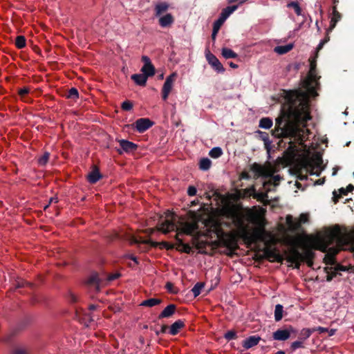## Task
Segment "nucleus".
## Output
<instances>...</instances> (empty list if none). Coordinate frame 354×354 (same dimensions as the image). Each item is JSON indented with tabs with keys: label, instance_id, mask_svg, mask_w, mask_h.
<instances>
[{
	"label": "nucleus",
	"instance_id": "13d9d810",
	"mask_svg": "<svg viewBox=\"0 0 354 354\" xmlns=\"http://www.w3.org/2000/svg\"><path fill=\"white\" fill-rule=\"evenodd\" d=\"M305 262L307 263L308 266H309V267H312L313 265V259H310V261L307 260Z\"/></svg>",
	"mask_w": 354,
	"mask_h": 354
},
{
	"label": "nucleus",
	"instance_id": "a878e982",
	"mask_svg": "<svg viewBox=\"0 0 354 354\" xmlns=\"http://www.w3.org/2000/svg\"><path fill=\"white\" fill-rule=\"evenodd\" d=\"M162 303V300L158 298H150L146 300H144L140 304L142 306L146 307H153L157 305H159Z\"/></svg>",
	"mask_w": 354,
	"mask_h": 354
},
{
	"label": "nucleus",
	"instance_id": "774afa93",
	"mask_svg": "<svg viewBox=\"0 0 354 354\" xmlns=\"http://www.w3.org/2000/svg\"><path fill=\"white\" fill-rule=\"evenodd\" d=\"M166 328H167V326H162V332H165V330H166Z\"/></svg>",
	"mask_w": 354,
	"mask_h": 354
},
{
	"label": "nucleus",
	"instance_id": "a18cd8bd",
	"mask_svg": "<svg viewBox=\"0 0 354 354\" xmlns=\"http://www.w3.org/2000/svg\"><path fill=\"white\" fill-rule=\"evenodd\" d=\"M347 234H351V241L346 243H339V246L348 245H350V244L354 243V230L351 232L347 231Z\"/></svg>",
	"mask_w": 354,
	"mask_h": 354
},
{
	"label": "nucleus",
	"instance_id": "4be33fe9",
	"mask_svg": "<svg viewBox=\"0 0 354 354\" xmlns=\"http://www.w3.org/2000/svg\"><path fill=\"white\" fill-rule=\"evenodd\" d=\"M120 145L126 152H131L137 149V145L136 144L125 140H120Z\"/></svg>",
	"mask_w": 354,
	"mask_h": 354
},
{
	"label": "nucleus",
	"instance_id": "ea45409f",
	"mask_svg": "<svg viewBox=\"0 0 354 354\" xmlns=\"http://www.w3.org/2000/svg\"><path fill=\"white\" fill-rule=\"evenodd\" d=\"M88 283L90 285H94L95 288L98 289V276L97 274L91 276L88 280Z\"/></svg>",
	"mask_w": 354,
	"mask_h": 354
},
{
	"label": "nucleus",
	"instance_id": "c9c22d12",
	"mask_svg": "<svg viewBox=\"0 0 354 354\" xmlns=\"http://www.w3.org/2000/svg\"><path fill=\"white\" fill-rule=\"evenodd\" d=\"M339 194H337L336 192H333V201L335 203H337L338 200L342 197V195H347V191L346 189L341 188L339 189Z\"/></svg>",
	"mask_w": 354,
	"mask_h": 354
},
{
	"label": "nucleus",
	"instance_id": "39448f33",
	"mask_svg": "<svg viewBox=\"0 0 354 354\" xmlns=\"http://www.w3.org/2000/svg\"><path fill=\"white\" fill-rule=\"evenodd\" d=\"M250 170L254 173V179H257L259 177H270L269 180L263 183V187H266L268 185H274V186H277L281 180L279 175L273 176L276 172V169L275 167L269 162L264 165L254 162L251 165Z\"/></svg>",
	"mask_w": 354,
	"mask_h": 354
},
{
	"label": "nucleus",
	"instance_id": "bf43d9fd",
	"mask_svg": "<svg viewBox=\"0 0 354 354\" xmlns=\"http://www.w3.org/2000/svg\"><path fill=\"white\" fill-rule=\"evenodd\" d=\"M333 1V7H335L337 8V4L339 3V0H332Z\"/></svg>",
	"mask_w": 354,
	"mask_h": 354
},
{
	"label": "nucleus",
	"instance_id": "f257e3e1",
	"mask_svg": "<svg viewBox=\"0 0 354 354\" xmlns=\"http://www.w3.org/2000/svg\"><path fill=\"white\" fill-rule=\"evenodd\" d=\"M316 62V56L309 58L310 70L301 84L305 91L286 92L282 114L276 119L272 130V135L276 138H290L287 152L292 156L298 152V146L306 148L304 143L310 133L306 127V122L312 118L309 98L318 95L317 90L319 88L321 77L317 74Z\"/></svg>",
	"mask_w": 354,
	"mask_h": 354
},
{
	"label": "nucleus",
	"instance_id": "79ce46f5",
	"mask_svg": "<svg viewBox=\"0 0 354 354\" xmlns=\"http://www.w3.org/2000/svg\"><path fill=\"white\" fill-rule=\"evenodd\" d=\"M121 107L124 111H129L132 109L133 104L130 101L127 100L122 104Z\"/></svg>",
	"mask_w": 354,
	"mask_h": 354
},
{
	"label": "nucleus",
	"instance_id": "2f4dec72",
	"mask_svg": "<svg viewBox=\"0 0 354 354\" xmlns=\"http://www.w3.org/2000/svg\"><path fill=\"white\" fill-rule=\"evenodd\" d=\"M223 22H222L218 19L216 21H214V25H213V31H212V39L213 41H215L217 33H218L219 29L221 28V26L223 25Z\"/></svg>",
	"mask_w": 354,
	"mask_h": 354
},
{
	"label": "nucleus",
	"instance_id": "c85d7f7f",
	"mask_svg": "<svg viewBox=\"0 0 354 354\" xmlns=\"http://www.w3.org/2000/svg\"><path fill=\"white\" fill-rule=\"evenodd\" d=\"M212 165L211 160L207 158H202L199 162V168L201 170H208Z\"/></svg>",
	"mask_w": 354,
	"mask_h": 354
},
{
	"label": "nucleus",
	"instance_id": "a211bd4d",
	"mask_svg": "<svg viewBox=\"0 0 354 354\" xmlns=\"http://www.w3.org/2000/svg\"><path fill=\"white\" fill-rule=\"evenodd\" d=\"M101 178L102 176L98 168L96 166H93L92 171L87 176L88 181L91 184H94L97 183Z\"/></svg>",
	"mask_w": 354,
	"mask_h": 354
},
{
	"label": "nucleus",
	"instance_id": "aec40b11",
	"mask_svg": "<svg viewBox=\"0 0 354 354\" xmlns=\"http://www.w3.org/2000/svg\"><path fill=\"white\" fill-rule=\"evenodd\" d=\"M237 9L236 6H227V8H224L218 20L225 22V21L227 19V17L233 13Z\"/></svg>",
	"mask_w": 354,
	"mask_h": 354
},
{
	"label": "nucleus",
	"instance_id": "f03ea898",
	"mask_svg": "<svg viewBox=\"0 0 354 354\" xmlns=\"http://www.w3.org/2000/svg\"><path fill=\"white\" fill-rule=\"evenodd\" d=\"M248 220L256 226L250 228L249 224L245 223L243 215L234 214L233 223L236 229L230 232H224L223 223L218 220H213L209 222L207 233L211 236L213 234L216 236L217 245L225 247L230 252L229 254H232L239 249V238L243 239L246 244L263 241L265 239L266 221L263 214L261 212H250L248 214Z\"/></svg>",
	"mask_w": 354,
	"mask_h": 354
},
{
	"label": "nucleus",
	"instance_id": "37998d69",
	"mask_svg": "<svg viewBox=\"0 0 354 354\" xmlns=\"http://www.w3.org/2000/svg\"><path fill=\"white\" fill-rule=\"evenodd\" d=\"M303 346H304L303 342H300V341H295V342H292L290 346L291 349L292 351H295L296 349H297L299 348H302Z\"/></svg>",
	"mask_w": 354,
	"mask_h": 354
},
{
	"label": "nucleus",
	"instance_id": "bb28decb",
	"mask_svg": "<svg viewBox=\"0 0 354 354\" xmlns=\"http://www.w3.org/2000/svg\"><path fill=\"white\" fill-rule=\"evenodd\" d=\"M221 54L225 59L236 58L238 57L234 51L227 48H223Z\"/></svg>",
	"mask_w": 354,
	"mask_h": 354
},
{
	"label": "nucleus",
	"instance_id": "a19ab883",
	"mask_svg": "<svg viewBox=\"0 0 354 354\" xmlns=\"http://www.w3.org/2000/svg\"><path fill=\"white\" fill-rule=\"evenodd\" d=\"M224 337L228 341L235 339L237 337L236 333L234 330H229L224 335Z\"/></svg>",
	"mask_w": 354,
	"mask_h": 354
},
{
	"label": "nucleus",
	"instance_id": "6e6552de",
	"mask_svg": "<svg viewBox=\"0 0 354 354\" xmlns=\"http://www.w3.org/2000/svg\"><path fill=\"white\" fill-rule=\"evenodd\" d=\"M286 259L295 264L296 268H299L301 263V253L296 248H290L287 252Z\"/></svg>",
	"mask_w": 354,
	"mask_h": 354
},
{
	"label": "nucleus",
	"instance_id": "393cba45",
	"mask_svg": "<svg viewBox=\"0 0 354 354\" xmlns=\"http://www.w3.org/2000/svg\"><path fill=\"white\" fill-rule=\"evenodd\" d=\"M131 79L140 86H145L147 80V77L143 73L142 74H133L131 76Z\"/></svg>",
	"mask_w": 354,
	"mask_h": 354
},
{
	"label": "nucleus",
	"instance_id": "69168bd1",
	"mask_svg": "<svg viewBox=\"0 0 354 354\" xmlns=\"http://www.w3.org/2000/svg\"><path fill=\"white\" fill-rule=\"evenodd\" d=\"M276 354H285V353H284V351H277V352L276 353Z\"/></svg>",
	"mask_w": 354,
	"mask_h": 354
},
{
	"label": "nucleus",
	"instance_id": "473e14b6",
	"mask_svg": "<svg viewBox=\"0 0 354 354\" xmlns=\"http://www.w3.org/2000/svg\"><path fill=\"white\" fill-rule=\"evenodd\" d=\"M223 154L221 148L216 147L212 148L209 153V155L212 158H218Z\"/></svg>",
	"mask_w": 354,
	"mask_h": 354
},
{
	"label": "nucleus",
	"instance_id": "cd10ccee",
	"mask_svg": "<svg viewBox=\"0 0 354 354\" xmlns=\"http://www.w3.org/2000/svg\"><path fill=\"white\" fill-rule=\"evenodd\" d=\"M283 307L281 304H277L274 309V319L276 322L280 321L283 317Z\"/></svg>",
	"mask_w": 354,
	"mask_h": 354
},
{
	"label": "nucleus",
	"instance_id": "1a4fd4ad",
	"mask_svg": "<svg viewBox=\"0 0 354 354\" xmlns=\"http://www.w3.org/2000/svg\"><path fill=\"white\" fill-rule=\"evenodd\" d=\"M142 61L144 62V65L142 66L141 68L142 73L147 76L148 78L149 77H152L155 75V67L152 64L149 57L147 56H142Z\"/></svg>",
	"mask_w": 354,
	"mask_h": 354
},
{
	"label": "nucleus",
	"instance_id": "f8f14e48",
	"mask_svg": "<svg viewBox=\"0 0 354 354\" xmlns=\"http://www.w3.org/2000/svg\"><path fill=\"white\" fill-rule=\"evenodd\" d=\"M339 249L332 247L327 248L326 251L327 253L325 255V257L324 259V261L326 264L333 266L335 263V255L338 253Z\"/></svg>",
	"mask_w": 354,
	"mask_h": 354
},
{
	"label": "nucleus",
	"instance_id": "412c9836",
	"mask_svg": "<svg viewBox=\"0 0 354 354\" xmlns=\"http://www.w3.org/2000/svg\"><path fill=\"white\" fill-rule=\"evenodd\" d=\"M184 326H185L184 322L182 320L178 319L177 321H176L170 326L169 333L171 335H176V334H178L180 332V329H182Z\"/></svg>",
	"mask_w": 354,
	"mask_h": 354
},
{
	"label": "nucleus",
	"instance_id": "dca6fc26",
	"mask_svg": "<svg viewBox=\"0 0 354 354\" xmlns=\"http://www.w3.org/2000/svg\"><path fill=\"white\" fill-rule=\"evenodd\" d=\"M174 22V17L170 13L159 17L158 24L162 28L169 27Z\"/></svg>",
	"mask_w": 354,
	"mask_h": 354
},
{
	"label": "nucleus",
	"instance_id": "680f3d73",
	"mask_svg": "<svg viewBox=\"0 0 354 354\" xmlns=\"http://www.w3.org/2000/svg\"><path fill=\"white\" fill-rule=\"evenodd\" d=\"M155 231V229L150 228L146 230V232H148L149 234H151Z\"/></svg>",
	"mask_w": 354,
	"mask_h": 354
},
{
	"label": "nucleus",
	"instance_id": "864d4df0",
	"mask_svg": "<svg viewBox=\"0 0 354 354\" xmlns=\"http://www.w3.org/2000/svg\"><path fill=\"white\" fill-rule=\"evenodd\" d=\"M326 42H327V39H324V40L322 41L319 44V45H318V46H317V50H320V49L323 47V46L324 45V44H325Z\"/></svg>",
	"mask_w": 354,
	"mask_h": 354
},
{
	"label": "nucleus",
	"instance_id": "de8ad7c7",
	"mask_svg": "<svg viewBox=\"0 0 354 354\" xmlns=\"http://www.w3.org/2000/svg\"><path fill=\"white\" fill-rule=\"evenodd\" d=\"M266 197H267V194L264 192H259L254 195V198H257L258 200H263Z\"/></svg>",
	"mask_w": 354,
	"mask_h": 354
},
{
	"label": "nucleus",
	"instance_id": "20e7f679",
	"mask_svg": "<svg viewBox=\"0 0 354 354\" xmlns=\"http://www.w3.org/2000/svg\"><path fill=\"white\" fill-rule=\"evenodd\" d=\"M198 220L195 214H193L187 221H178V216L174 213L168 211L165 212V217L161 218L159 221L157 230L164 234L176 230V249L189 253L191 249L190 246L189 244L183 243L180 236L183 234L192 235L196 232L198 228Z\"/></svg>",
	"mask_w": 354,
	"mask_h": 354
},
{
	"label": "nucleus",
	"instance_id": "2eb2a0df",
	"mask_svg": "<svg viewBox=\"0 0 354 354\" xmlns=\"http://www.w3.org/2000/svg\"><path fill=\"white\" fill-rule=\"evenodd\" d=\"M261 340V337L258 335L250 336L244 339L242 342V346L245 349H249L257 345Z\"/></svg>",
	"mask_w": 354,
	"mask_h": 354
},
{
	"label": "nucleus",
	"instance_id": "6ab92c4d",
	"mask_svg": "<svg viewBox=\"0 0 354 354\" xmlns=\"http://www.w3.org/2000/svg\"><path fill=\"white\" fill-rule=\"evenodd\" d=\"M176 306L174 304L168 305L158 315V319L168 318L171 317L176 312Z\"/></svg>",
	"mask_w": 354,
	"mask_h": 354
},
{
	"label": "nucleus",
	"instance_id": "603ef678",
	"mask_svg": "<svg viewBox=\"0 0 354 354\" xmlns=\"http://www.w3.org/2000/svg\"><path fill=\"white\" fill-rule=\"evenodd\" d=\"M317 330L319 331V333H323L327 332L328 328L319 326L317 328Z\"/></svg>",
	"mask_w": 354,
	"mask_h": 354
},
{
	"label": "nucleus",
	"instance_id": "423d86ee",
	"mask_svg": "<svg viewBox=\"0 0 354 354\" xmlns=\"http://www.w3.org/2000/svg\"><path fill=\"white\" fill-rule=\"evenodd\" d=\"M176 78V74L175 73L171 74L166 78L162 88V97L163 100L166 101L167 100L168 96L172 90Z\"/></svg>",
	"mask_w": 354,
	"mask_h": 354
},
{
	"label": "nucleus",
	"instance_id": "9b49d317",
	"mask_svg": "<svg viewBox=\"0 0 354 354\" xmlns=\"http://www.w3.org/2000/svg\"><path fill=\"white\" fill-rule=\"evenodd\" d=\"M152 124V122L148 118H140L134 123L136 130L140 133L147 131Z\"/></svg>",
	"mask_w": 354,
	"mask_h": 354
},
{
	"label": "nucleus",
	"instance_id": "338daca9",
	"mask_svg": "<svg viewBox=\"0 0 354 354\" xmlns=\"http://www.w3.org/2000/svg\"><path fill=\"white\" fill-rule=\"evenodd\" d=\"M335 331V330H333V329H332V330H330V335H334Z\"/></svg>",
	"mask_w": 354,
	"mask_h": 354
},
{
	"label": "nucleus",
	"instance_id": "0e129e2a",
	"mask_svg": "<svg viewBox=\"0 0 354 354\" xmlns=\"http://www.w3.org/2000/svg\"><path fill=\"white\" fill-rule=\"evenodd\" d=\"M89 309H90L91 310H95V306L94 305H91V306H89Z\"/></svg>",
	"mask_w": 354,
	"mask_h": 354
},
{
	"label": "nucleus",
	"instance_id": "6e6d98bb",
	"mask_svg": "<svg viewBox=\"0 0 354 354\" xmlns=\"http://www.w3.org/2000/svg\"><path fill=\"white\" fill-rule=\"evenodd\" d=\"M353 189H354V186L351 184H349L346 189V190L347 191V193L348 192H352Z\"/></svg>",
	"mask_w": 354,
	"mask_h": 354
},
{
	"label": "nucleus",
	"instance_id": "f3484780",
	"mask_svg": "<svg viewBox=\"0 0 354 354\" xmlns=\"http://www.w3.org/2000/svg\"><path fill=\"white\" fill-rule=\"evenodd\" d=\"M169 8V4L162 1L156 3L154 6V15L156 17H160L163 13L166 12Z\"/></svg>",
	"mask_w": 354,
	"mask_h": 354
},
{
	"label": "nucleus",
	"instance_id": "e433bc0d",
	"mask_svg": "<svg viewBox=\"0 0 354 354\" xmlns=\"http://www.w3.org/2000/svg\"><path fill=\"white\" fill-rule=\"evenodd\" d=\"M203 288L202 283H197L192 288V291L195 297L201 294V290Z\"/></svg>",
	"mask_w": 354,
	"mask_h": 354
},
{
	"label": "nucleus",
	"instance_id": "0eeeda50",
	"mask_svg": "<svg viewBox=\"0 0 354 354\" xmlns=\"http://www.w3.org/2000/svg\"><path fill=\"white\" fill-rule=\"evenodd\" d=\"M131 243H132L149 244V245H150L153 248H156L158 245H160V248H165L167 249H170V248H172V246L170 245L167 242L158 243V242L152 241L150 239H143L142 237H141L140 236H134V237H133L132 240H131Z\"/></svg>",
	"mask_w": 354,
	"mask_h": 354
},
{
	"label": "nucleus",
	"instance_id": "b1692460",
	"mask_svg": "<svg viewBox=\"0 0 354 354\" xmlns=\"http://www.w3.org/2000/svg\"><path fill=\"white\" fill-rule=\"evenodd\" d=\"M293 48V44H288L285 46H277L274 47V51L279 55H283L290 52Z\"/></svg>",
	"mask_w": 354,
	"mask_h": 354
},
{
	"label": "nucleus",
	"instance_id": "052dcab7",
	"mask_svg": "<svg viewBox=\"0 0 354 354\" xmlns=\"http://www.w3.org/2000/svg\"><path fill=\"white\" fill-rule=\"evenodd\" d=\"M229 65H230V67H232V68H238V65H237V64H234V63H233V62H230V63H229Z\"/></svg>",
	"mask_w": 354,
	"mask_h": 354
},
{
	"label": "nucleus",
	"instance_id": "c03bdc74",
	"mask_svg": "<svg viewBox=\"0 0 354 354\" xmlns=\"http://www.w3.org/2000/svg\"><path fill=\"white\" fill-rule=\"evenodd\" d=\"M196 188L194 186H189L187 189V194L189 196H194L196 194Z\"/></svg>",
	"mask_w": 354,
	"mask_h": 354
},
{
	"label": "nucleus",
	"instance_id": "7c9ffc66",
	"mask_svg": "<svg viewBox=\"0 0 354 354\" xmlns=\"http://www.w3.org/2000/svg\"><path fill=\"white\" fill-rule=\"evenodd\" d=\"M287 7L293 9L297 16L301 15L302 10L298 2H290L288 3Z\"/></svg>",
	"mask_w": 354,
	"mask_h": 354
},
{
	"label": "nucleus",
	"instance_id": "c756f323",
	"mask_svg": "<svg viewBox=\"0 0 354 354\" xmlns=\"http://www.w3.org/2000/svg\"><path fill=\"white\" fill-rule=\"evenodd\" d=\"M272 126V120L269 118H263L260 120L259 127L262 129H268Z\"/></svg>",
	"mask_w": 354,
	"mask_h": 354
},
{
	"label": "nucleus",
	"instance_id": "e2e57ef3",
	"mask_svg": "<svg viewBox=\"0 0 354 354\" xmlns=\"http://www.w3.org/2000/svg\"><path fill=\"white\" fill-rule=\"evenodd\" d=\"M265 253L268 255V256H271L272 252L270 251V250L268 249H266V251H265Z\"/></svg>",
	"mask_w": 354,
	"mask_h": 354
},
{
	"label": "nucleus",
	"instance_id": "58836bf2",
	"mask_svg": "<svg viewBox=\"0 0 354 354\" xmlns=\"http://www.w3.org/2000/svg\"><path fill=\"white\" fill-rule=\"evenodd\" d=\"M68 98L77 99L79 97L78 91L75 88H71L68 93Z\"/></svg>",
	"mask_w": 354,
	"mask_h": 354
},
{
	"label": "nucleus",
	"instance_id": "5fc2aeb1",
	"mask_svg": "<svg viewBox=\"0 0 354 354\" xmlns=\"http://www.w3.org/2000/svg\"><path fill=\"white\" fill-rule=\"evenodd\" d=\"M119 277V274H113V275H110L109 277H108V279L109 281H113L115 279H117L118 277Z\"/></svg>",
	"mask_w": 354,
	"mask_h": 354
},
{
	"label": "nucleus",
	"instance_id": "ddd939ff",
	"mask_svg": "<svg viewBox=\"0 0 354 354\" xmlns=\"http://www.w3.org/2000/svg\"><path fill=\"white\" fill-rule=\"evenodd\" d=\"M292 328L290 329H279L272 333V337L274 340L285 341L290 337Z\"/></svg>",
	"mask_w": 354,
	"mask_h": 354
},
{
	"label": "nucleus",
	"instance_id": "7ed1b4c3",
	"mask_svg": "<svg viewBox=\"0 0 354 354\" xmlns=\"http://www.w3.org/2000/svg\"><path fill=\"white\" fill-rule=\"evenodd\" d=\"M351 234H347L346 229H342L339 225H335L316 236H298L295 239V243L304 248L301 253V262L313 259L314 253L311 249H315L326 252L328 247L336 242L337 245L339 243H346L351 241Z\"/></svg>",
	"mask_w": 354,
	"mask_h": 354
},
{
	"label": "nucleus",
	"instance_id": "4c0bfd02",
	"mask_svg": "<svg viewBox=\"0 0 354 354\" xmlns=\"http://www.w3.org/2000/svg\"><path fill=\"white\" fill-rule=\"evenodd\" d=\"M49 158H50V153L48 152H45L42 156H41L39 160H38V163L40 165H45L48 160H49Z\"/></svg>",
	"mask_w": 354,
	"mask_h": 354
},
{
	"label": "nucleus",
	"instance_id": "5701e85b",
	"mask_svg": "<svg viewBox=\"0 0 354 354\" xmlns=\"http://www.w3.org/2000/svg\"><path fill=\"white\" fill-rule=\"evenodd\" d=\"M286 220L288 228L290 230H296L300 227V222L297 221V219H294L291 215H288Z\"/></svg>",
	"mask_w": 354,
	"mask_h": 354
},
{
	"label": "nucleus",
	"instance_id": "09e8293b",
	"mask_svg": "<svg viewBox=\"0 0 354 354\" xmlns=\"http://www.w3.org/2000/svg\"><path fill=\"white\" fill-rule=\"evenodd\" d=\"M239 178H240L241 180H242V179H250V176L249 175L248 171H243L241 173Z\"/></svg>",
	"mask_w": 354,
	"mask_h": 354
},
{
	"label": "nucleus",
	"instance_id": "3c124183",
	"mask_svg": "<svg viewBox=\"0 0 354 354\" xmlns=\"http://www.w3.org/2000/svg\"><path fill=\"white\" fill-rule=\"evenodd\" d=\"M302 334L306 337V338H308L310 336L311 332L309 329H304L302 330Z\"/></svg>",
	"mask_w": 354,
	"mask_h": 354
},
{
	"label": "nucleus",
	"instance_id": "9d476101",
	"mask_svg": "<svg viewBox=\"0 0 354 354\" xmlns=\"http://www.w3.org/2000/svg\"><path fill=\"white\" fill-rule=\"evenodd\" d=\"M206 59L211 66L216 70L217 72H224L225 68L223 66L222 64L218 59V58L210 53L209 50H207L205 53Z\"/></svg>",
	"mask_w": 354,
	"mask_h": 354
},
{
	"label": "nucleus",
	"instance_id": "4468645a",
	"mask_svg": "<svg viewBox=\"0 0 354 354\" xmlns=\"http://www.w3.org/2000/svg\"><path fill=\"white\" fill-rule=\"evenodd\" d=\"M330 21L328 31H331L335 28L337 23L339 21L342 19V14L339 12H338L335 7L332 8V12L330 15Z\"/></svg>",
	"mask_w": 354,
	"mask_h": 354
},
{
	"label": "nucleus",
	"instance_id": "4d7b16f0",
	"mask_svg": "<svg viewBox=\"0 0 354 354\" xmlns=\"http://www.w3.org/2000/svg\"><path fill=\"white\" fill-rule=\"evenodd\" d=\"M128 257H129V259H131V260H133V261L135 262V263H136V264H138V261H137V259H136V257H134L133 255H129V256H128Z\"/></svg>",
	"mask_w": 354,
	"mask_h": 354
},
{
	"label": "nucleus",
	"instance_id": "72a5a7b5",
	"mask_svg": "<svg viewBox=\"0 0 354 354\" xmlns=\"http://www.w3.org/2000/svg\"><path fill=\"white\" fill-rule=\"evenodd\" d=\"M30 89L28 87H24L18 91V94L21 100L28 102L27 95L29 93Z\"/></svg>",
	"mask_w": 354,
	"mask_h": 354
},
{
	"label": "nucleus",
	"instance_id": "8fccbe9b",
	"mask_svg": "<svg viewBox=\"0 0 354 354\" xmlns=\"http://www.w3.org/2000/svg\"><path fill=\"white\" fill-rule=\"evenodd\" d=\"M12 354H26V352L22 348H16L13 351Z\"/></svg>",
	"mask_w": 354,
	"mask_h": 354
},
{
	"label": "nucleus",
	"instance_id": "f704fd0d",
	"mask_svg": "<svg viewBox=\"0 0 354 354\" xmlns=\"http://www.w3.org/2000/svg\"><path fill=\"white\" fill-rule=\"evenodd\" d=\"M15 46L21 49L26 46V39L24 36H17L15 39Z\"/></svg>",
	"mask_w": 354,
	"mask_h": 354
},
{
	"label": "nucleus",
	"instance_id": "49530a36",
	"mask_svg": "<svg viewBox=\"0 0 354 354\" xmlns=\"http://www.w3.org/2000/svg\"><path fill=\"white\" fill-rule=\"evenodd\" d=\"M308 217L307 214H301L299 216V218L297 220V221L300 222V225L301 223H304L308 221Z\"/></svg>",
	"mask_w": 354,
	"mask_h": 354
}]
</instances>
